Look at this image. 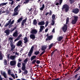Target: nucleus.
Here are the masks:
<instances>
[{"label":"nucleus","instance_id":"obj_1","mask_svg":"<svg viewBox=\"0 0 80 80\" xmlns=\"http://www.w3.org/2000/svg\"><path fill=\"white\" fill-rule=\"evenodd\" d=\"M22 69L23 71H24L23 72L24 74L25 75H27V73H28V71L27 69H26V64H25V63H22Z\"/></svg>","mask_w":80,"mask_h":80},{"label":"nucleus","instance_id":"obj_2","mask_svg":"<svg viewBox=\"0 0 80 80\" xmlns=\"http://www.w3.org/2000/svg\"><path fill=\"white\" fill-rule=\"evenodd\" d=\"M63 9H65L64 11L65 12H68V11H69V6L68 5L65 4L63 5L62 7V10H63Z\"/></svg>","mask_w":80,"mask_h":80},{"label":"nucleus","instance_id":"obj_3","mask_svg":"<svg viewBox=\"0 0 80 80\" xmlns=\"http://www.w3.org/2000/svg\"><path fill=\"white\" fill-rule=\"evenodd\" d=\"M33 48H34V46H32L29 51V52H28V57H30L32 56V54L33 53Z\"/></svg>","mask_w":80,"mask_h":80},{"label":"nucleus","instance_id":"obj_4","mask_svg":"<svg viewBox=\"0 0 80 80\" xmlns=\"http://www.w3.org/2000/svg\"><path fill=\"white\" fill-rule=\"evenodd\" d=\"M79 9L78 8H76L72 9V13H74L75 14H77L78 12H79Z\"/></svg>","mask_w":80,"mask_h":80},{"label":"nucleus","instance_id":"obj_5","mask_svg":"<svg viewBox=\"0 0 80 80\" xmlns=\"http://www.w3.org/2000/svg\"><path fill=\"white\" fill-rule=\"evenodd\" d=\"M62 29L64 32H66L67 30V25L65 24L64 26H63L62 28Z\"/></svg>","mask_w":80,"mask_h":80},{"label":"nucleus","instance_id":"obj_6","mask_svg":"<svg viewBox=\"0 0 80 80\" xmlns=\"http://www.w3.org/2000/svg\"><path fill=\"white\" fill-rule=\"evenodd\" d=\"M58 43V42H56L54 43H51L50 45L49 46V50H50V49L52 47H53V46H55L56 45H57V43Z\"/></svg>","mask_w":80,"mask_h":80},{"label":"nucleus","instance_id":"obj_7","mask_svg":"<svg viewBox=\"0 0 80 80\" xmlns=\"http://www.w3.org/2000/svg\"><path fill=\"white\" fill-rule=\"evenodd\" d=\"M0 72L1 75H3L5 78H7V74H6L5 72H4L3 73V72L1 71Z\"/></svg>","mask_w":80,"mask_h":80},{"label":"nucleus","instance_id":"obj_8","mask_svg":"<svg viewBox=\"0 0 80 80\" xmlns=\"http://www.w3.org/2000/svg\"><path fill=\"white\" fill-rule=\"evenodd\" d=\"M10 45L11 47V51H12L14 50V48H15V46L13 44V43H10Z\"/></svg>","mask_w":80,"mask_h":80},{"label":"nucleus","instance_id":"obj_9","mask_svg":"<svg viewBox=\"0 0 80 80\" xmlns=\"http://www.w3.org/2000/svg\"><path fill=\"white\" fill-rule=\"evenodd\" d=\"M52 38H53V36L51 35L50 36H48V37H47V38L46 39V41H48V40L50 41V40H51Z\"/></svg>","mask_w":80,"mask_h":80},{"label":"nucleus","instance_id":"obj_10","mask_svg":"<svg viewBox=\"0 0 80 80\" xmlns=\"http://www.w3.org/2000/svg\"><path fill=\"white\" fill-rule=\"evenodd\" d=\"M27 18H26L22 20V22L21 23V26L22 27L24 26V24L26 22H27Z\"/></svg>","mask_w":80,"mask_h":80},{"label":"nucleus","instance_id":"obj_11","mask_svg":"<svg viewBox=\"0 0 80 80\" xmlns=\"http://www.w3.org/2000/svg\"><path fill=\"white\" fill-rule=\"evenodd\" d=\"M10 65L11 66H14L16 65V61H11L10 62Z\"/></svg>","mask_w":80,"mask_h":80},{"label":"nucleus","instance_id":"obj_12","mask_svg":"<svg viewBox=\"0 0 80 80\" xmlns=\"http://www.w3.org/2000/svg\"><path fill=\"white\" fill-rule=\"evenodd\" d=\"M38 31L36 29H34L32 30L31 33H32V34H36L37 33Z\"/></svg>","mask_w":80,"mask_h":80},{"label":"nucleus","instance_id":"obj_13","mask_svg":"<svg viewBox=\"0 0 80 80\" xmlns=\"http://www.w3.org/2000/svg\"><path fill=\"white\" fill-rule=\"evenodd\" d=\"M13 36L14 37H17L18 36V31L16 30V31L13 34Z\"/></svg>","mask_w":80,"mask_h":80},{"label":"nucleus","instance_id":"obj_14","mask_svg":"<svg viewBox=\"0 0 80 80\" xmlns=\"http://www.w3.org/2000/svg\"><path fill=\"white\" fill-rule=\"evenodd\" d=\"M45 28V27L43 26H40V29H39V32H42V31H43V28Z\"/></svg>","mask_w":80,"mask_h":80},{"label":"nucleus","instance_id":"obj_15","mask_svg":"<svg viewBox=\"0 0 80 80\" xmlns=\"http://www.w3.org/2000/svg\"><path fill=\"white\" fill-rule=\"evenodd\" d=\"M21 37H23V36H22V34H20V35H19V36L15 40H14V42H16V41H17V40H19V39H20V38H21Z\"/></svg>","mask_w":80,"mask_h":80},{"label":"nucleus","instance_id":"obj_16","mask_svg":"<svg viewBox=\"0 0 80 80\" xmlns=\"http://www.w3.org/2000/svg\"><path fill=\"white\" fill-rule=\"evenodd\" d=\"M44 24L45 22H44V21H41L38 23V25H44Z\"/></svg>","mask_w":80,"mask_h":80},{"label":"nucleus","instance_id":"obj_17","mask_svg":"<svg viewBox=\"0 0 80 80\" xmlns=\"http://www.w3.org/2000/svg\"><path fill=\"white\" fill-rule=\"evenodd\" d=\"M10 30L7 29L5 31V33L7 35H10Z\"/></svg>","mask_w":80,"mask_h":80},{"label":"nucleus","instance_id":"obj_18","mask_svg":"<svg viewBox=\"0 0 80 80\" xmlns=\"http://www.w3.org/2000/svg\"><path fill=\"white\" fill-rule=\"evenodd\" d=\"M30 38L31 39H35V34H32L30 35Z\"/></svg>","mask_w":80,"mask_h":80},{"label":"nucleus","instance_id":"obj_19","mask_svg":"<svg viewBox=\"0 0 80 80\" xmlns=\"http://www.w3.org/2000/svg\"><path fill=\"white\" fill-rule=\"evenodd\" d=\"M63 36H60L57 38V40L58 42H61V40L63 39Z\"/></svg>","mask_w":80,"mask_h":80},{"label":"nucleus","instance_id":"obj_20","mask_svg":"<svg viewBox=\"0 0 80 80\" xmlns=\"http://www.w3.org/2000/svg\"><path fill=\"white\" fill-rule=\"evenodd\" d=\"M15 58H16V55H11L10 56V58L11 60H15Z\"/></svg>","mask_w":80,"mask_h":80},{"label":"nucleus","instance_id":"obj_21","mask_svg":"<svg viewBox=\"0 0 80 80\" xmlns=\"http://www.w3.org/2000/svg\"><path fill=\"white\" fill-rule=\"evenodd\" d=\"M22 43V41L21 40L19 41L17 44V46H20Z\"/></svg>","mask_w":80,"mask_h":80},{"label":"nucleus","instance_id":"obj_22","mask_svg":"<svg viewBox=\"0 0 80 80\" xmlns=\"http://www.w3.org/2000/svg\"><path fill=\"white\" fill-rule=\"evenodd\" d=\"M24 43H27L28 42V38L27 37H25L24 38Z\"/></svg>","mask_w":80,"mask_h":80},{"label":"nucleus","instance_id":"obj_23","mask_svg":"<svg viewBox=\"0 0 80 80\" xmlns=\"http://www.w3.org/2000/svg\"><path fill=\"white\" fill-rule=\"evenodd\" d=\"M13 38H12L11 37L8 38L9 40H10V43H13Z\"/></svg>","mask_w":80,"mask_h":80},{"label":"nucleus","instance_id":"obj_24","mask_svg":"<svg viewBox=\"0 0 80 80\" xmlns=\"http://www.w3.org/2000/svg\"><path fill=\"white\" fill-rule=\"evenodd\" d=\"M36 58V56L33 55L32 56L31 58V61H32L34 60V59H35Z\"/></svg>","mask_w":80,"mask_h":80},{"label":"nucleus","instance_id":"obj_25","mask_svg":"<svg viewBox=\"0 0 80 80\" xmlns=\"http://www.w3.org/2000/svg\"><path fill=\"white\" fill-rule=\"evenodd\" d=\"M3 59V55L2 53V51L0 50V60H2Z\"/></svg>","mask_w":80,"mask_h":80},{"label":"nucleus","instance_id":"obj_26","mask_svg":"<svg viewBox=\"0 0 80 80\" xmlns=\"http://www.w3.org/2000/svg\"><path fill=\"white\" fill-rule=\"evenodd\" d=\"M18 7H20V5H18L17 7H16L15 8H14V10L15 12H17V10H18Z\"/></svg>","mask_w":80,"mask_h":80},{"label":"nucleus","instance_id":"obj_27","mask_svg":"<svg viewBox=\"0 0 80 80\" xmlns=\"http://www.w3.org/2000/svg\"><path fill=\"white\" fill-rule=\"evenodd\" d=\"M47 49V46H42L41 47V50L44 51Z\"/></svg>","mask_w":80,"mask_h":80},{"label":"nucleus","instance_id":"obj_28","mask_svg":"<svg viewBox=\"0 0 80 80\" xmlns=\"http://www.w3.org/2000/svg\"><path fill=\"white\" fill-rule=\"evenodd\" d=\"M73 17L74 20L77 22V20H78V17L77 16H73Z\"/></svg>","mask_w":80,"mask_h":80},{"label":"nucleus","instance_id":"obj_29","mask_svg":"<svg viewBox=\"0 0 80 80\" xmlns=\"http://www.w3.org/2000/svg\"><path fill=\"white\" fill-rule=\"evenodd\" d=\"M22 20H23V18L22 17L20 18L17 21L18 23H20L21 21H22Z\"/></svg>","mask_w":80,"mask_h":80},{"label":"nucleus","instance_id":"obj_30","mask_svg":"<svg viewBox=\"0 0 80 80\" xmlns=\"http://www.w3.org/2000/svg\"><path fill=\"white\" fill-rule=\"evenodd\" d=\"M34 54L36 55H38V54H40V52L39 51H37L34 52Z\"/></svg>","mask_w":80,"mask_h":80},{"label":"nucleus","instance_id":"obj_31","mask_svg":"<svg viewBox=\"0 0 80 80\" xmlns=\"http://www.w3.org/2000/svg\"><path fill=\"white\" fill-rule=\"evenodd\" d=\"M45 8V5L44 4H43L42 5V7L40 8V10H43V9H44Z\"/></svg>","mask_w":80,"mask_h":80},{"label":"nucleus","instance_id":"obj_32","mask_svg":"<svg viewBox=\"0 0 80 80\" xmlns=\"http://www.w3.org/2000/svg\"><path fill=\"white\" fill-rule=\"evenodd\" d=\"M77 21H75L74 20H72L71 22V23H72V24H75L76 23H77Z\"/></svg>","mask_w":80,"mask_h":80},{"label":"nucleus","instance_id":"obj_33","mask_svg":"<svg viewBox=\"0 0 80 80\" xmlns=\"http://www.w3.org/2000/svg\"><path fill=\"white\" fill-rule=\"evenodd\" d=\"M33 23L34 25H37V20H36V19H34L33 20Z\"/></svg>","mask_w":80,"mask_h":80},{"label":"nucleus","instance_id":"obj_34","mask_svg":"<svg viewBox=\"0 0 80 80\" xmlns=\"http://www.w3.org/2000/svg\"><path fill=\"white\" fill-rule=\"evenodd\" d=\"M54 20H51V25H54V24H55V21H54Z\"/></svg>","mask_w":80,"mask_h":80},{"label":"nucleus","instance_id":"obj_35","mask_svg":"<svg viewBox=\"0 0 80 80\" xmlns=\"http://www.w3.org/2000/svg\"><path fill=\"white\" fill-rule=\"evenodd\" d=\"M69 22V18H68V17L66 19V25H67V24H68V23Z\"/></svg>","mask_w":80,"mask_h":80},{"label":"nucleus","instance_id":"obj_36","mask_svg":"<svg viewBox=\"0 0 80 80\" xmlns=\"http://www.w3.org/2000/svg\"><path fill=\"white\" fill-rule=\"evenodd\" d=\"M80 69V66L79 67L76 69L74 71V73H76Z\"/></svg>","mask_w":80,"mask_h":80},{"label":"nucleus","instance_id":"obj_37","mask_svg":"<svg viewBox=\"0 0 80 80\" xmlns=\"http://www.w3.org/2000/svg\"><path fill=\"white\" fill-rule=\"evenodd\" d=\"M80 69V66L79 67L76 69L74 71V73H76Z\"/></svg>","mask_w":80,"mask_h":80},{"label":"nucleus","instance_id":"obj_38","mask_svg":"<svg viewBox=\"0 0 80 80\" xmlns=\"http://www.w3.org/2000/svg\"><path fill=\"white\" fill-rule=\"evenodd\" d=\"M52 20H55V14H53L52 16Z\"/></svg>","mask_w":80,"mask_h":80},{"label":"nucleus","instance_id":"obj_39","mask_svg":"<svg viewBox=\"0 0 80 80\" xmlns=\"http://www.w3.org/2000/svg\"><path fill=\"white\" fill-rule=\"evenodd\" d=\"M45 50H44V51H42L41 53L40 54L39 56L40 57H41L42 55L44 54L45 53Z\"/></svg>","mask_w":80,"mask_h":80},{"label":"nucleus","instance_id":"obj_40","mask_svg":"<svg viewBox=\"0 0 80 80\" xmlns=\"http://www.w3.org/2000/svg\"><path fill=\"white\" fill-rule=\"evenodd\" d=\"M4 64L5 65H7V61H6V59H5L4 61Z\"/></svg>","mask_w":80,"mask_h":80},{"label":"nucleus","instance_id":"obj_41","mask_svg":"<svg viewBox=\"0 0 80 80\" xmlns=\"http://www.w3.org/2000/svg\"><path fill=\"white\" fill-rule=\"evenodd\" d=\"M53 12L51 10H49V13L50 16L52 15V14Z\"/></svg>","mask_w":80,"mask_h":80},{"label":"nucleus","instance_id":"obj_42","mask_svg":"<svg viewBox=\"0 0 80 80\" xmlns=\"http://www.w3.org/2000/svg\"><path fill=\"white\" fill-rule=\"evenodd\" d=\"M18 14V13L17 12H14V14H12V16H15V15H17Z\"/></svg>","mask_w":80,"mask_h":80},{"label":"nucleus","instance_id":"obj_43","mask_svg":"<svg viewBox=\"0 0 80 80\" xmlns=\"http://www.w3.org/2000/svg\"><path fill=\"white\" fill-rule=\"evenodd\" d=\"M36 63L37 64H40V61L39 60H37L36 61Z\"/></svg>","mask_w":80,"mask_h":80},{"label":"nucleus","instance_id":"obj_44","mask_svg":"<svg viewBox=\"0 0 80 80\" xmlns=\"http://www.w3.org/2000/svg\"><path fill=\"white\" fill-rule=\"evenodd\" d=\"M70 2H71V4H72L74 2L75 0H69Z\"/></svg>","mask_w":80,"mask_h":80},{"label":"nucleus","instance_id":"obj_45","mask_svg":"<svg viewBox=\"0 0 80 80\" xmlns=\"http://www.w3.org/2000/svg\"><path fill=\"white\" fill-rule=\"evenodd\" d=\"M37 60L36 59L34 60L32 62V64H34L35 62H36Z\"/></svg>","mask_w":80,"mask_h":80},{"label":"nucleus","instance_id":"obj_46","mask_svg":"<svg viewBox=\"0 0 80 80\" xmlns=\"http://www.w3.org/2000/svg\"><path fill=\"white\" fill-rule=\"evenodd\" d=\"M30 0H25V2H24V3H28L29 2V1Z\"/></svg>","mask_w":80,"mask_h":80},{"label":"nucleus","instance_id":"obj_47","mask_svg":"<svg viewBox=\"0 0 80 80\" xmlns=\"http://www.w3.org/2000/svg\"><path fill=\"white\" fill-rule=\"evenodd\" d=\"M11 76L12 77V78H13L14 79H15V75L13 74H11Z\"/></svg>","mask_w":80,"mask_h":80},{"label":"nucleus","instance_id":"obj_48","mask_svg":"<svg viewBox=\"0 0 80 80\" xmlns=\"http://www.w3.org/2000/svg\"><path fill=\"white\" fill-rule=\"evenodd\" d=\"M23 62H25V63H27V62H28V59L27 58L26 59H25Z\"/></svg>","mask_w":80,"mask_h":80},{"label":"nucleus","instance_id":"obj_49","mask_svg":"<svg viewBox=\"0 0 80 80\" xmlns=\"http://www.w3.org/2000/svg\"><path fill=\"white\" fill-rule=\"evenodd\" d=\"M18 67H21V66H21V63H18Z\"/></svg>","mask_w":80,"mask_h":80},{"label":"nucleus","instance_id":"obj_50","mask_svg":"<svg viewBox=\"0 0 80 80\" xmlns=\"http://www.w3.org/2000/svg\"><path fill=\"white\" fill-rule=\"evenodd\" d=\"M9 24L8 23H6V24L5 25H4V27H7V26H8V25H9Z\"/></svg>","mask_w":80,"mask_h":80},{"label":"nucleus","instance_id":"obj_51","mask_svg":"<svg viewBox=\"0 0 80 80\" xmlns=\"http://www.w3.org/2000/svg\"><path fill=\"white\" fill-rule=\"evenodd\" d=\"M14 22H15V20H13L10 23V25H12V24H13V23H14Z\"/></svg>","mask_w":80,"mask_h":80},{"label":"nucleus","instance_id":"obj_52","mask_svg":"<svg viewBox=\"0 0 80 80\" xmlns=\"http://www.w3.org/2000/svg\"><path fill=\"white\" fill-rule=\"evenodd\" d=\"M11 21H12V19H9V21H8V22H7V23L10 24V23H11Z\"/></svg>","mask_w":80,"mask_h":80},{"label":"nucleus","instance_id":"obj_53","mask_svg":"<svg viewBox=\"0 0 80 80\" xmlns=\"http://www.w3.org/2000/svg\"><path fill=\"white\" fill-rule=\"evenodd\" d=\"M8 75H11L10 73H11V72H10V70H8Z\"/></svg>","mask_w":80,"mask_h":80},{"label":"nucleus","instance_id":"obj_54","mask_svg":"<svg viewBox=\"0 0 80 80\" xmlns=\"http://www.w3.org/2000/svg\"><path fill=\"white\" fill-rule=\"evenodd\" d=\"M14 31V30L13 28H11L10 31V32L11 33H12V32Z\"/></svg>","mask_w":80,"mask_h":80},{"label":"nucleus","instance_id":"obj_55","mask_svg":"<svg viewBox=\"0 0 80 80\" xmlns=\"http://www.w3.org/2000/svg\"><path fill=\"white\" fill-rule=\"evenodd\" d=\"M2 6H3V5H6L7 4V3L6 2L3 3H2Z\"/></svg>","mask_w":80,"mask_h":80},{"label":"nucleus","instance_id":"obj_56","mask_svg":"<svg viewBox=\"0 0 80 80\" xmlns=\"http://www.w3.org/2000/svg\"><path fill=\"white\" fill-rule=\"evenodd\" d=\"M17 26H15L14 28H13L12 29L14 30H15L17 29Z\"/></svg>","mask_w":80,"mask_h":80},{"label":"nucleus","instance_id":"obj_57","mask_svg":"<svg viewBox=\"0 0 80 80\" xmlns=\"http://www.w3.org/2000/svg\"><path fill=\"white\" fill-rule=\"evenodd\" d=\"M78 74L76 75L75 76V78H77L78 77Z\"/></svg>","mask_w":80,"mask_h":80},{"label":"nucleus","instance_id":"obj_58","mask_svg":"<svg viewBox=\"0 0 80 80\" xmlns=\"http://www.w3.org/2000/svg\"><path fill=\"white\" fill-rule=\"evenodd\" d=\"M15 55H17L18 56H19V53L16 52L15 53Z\"/></svg>","mask_w":80,"mask_h":80},{"label":"nucleus","instance_id":"obj_59","mask_svg":"<svg viewBox=\"0 0 80 80\" xmlns=\"http://www.w3.org/2000/svg\"><path fill=\"white\" fill-rule=\"evenodd\" d=\"M53 53H54L53 52H51V57H52V56H53Z\"/></svg>","mask_w":80,"mask_h":80},{"label":"nucleus","instance_id":"obj_60","mask_svg":"<svg viewBox=\"0 0 80 80\" xmlns=\"http://www.w3.org/2000/svg\"><path fill=\"white\" fill-rule=\"evenodd\" d=\"M18 70H19V72L18 73H20L22 72V71H21V69H19Z\"/></svg>","mask_w":80,"mask_h":80},{"label":"nucleus","instance_id":"obj_61","mask_svg":"<svg viewBox=\"0 0 80 80\" xmlns=\"http://www.w3.org/2000/svg\"><path fill=\"white\" fill-rule=\"evenodd\" d=\"M48 30V28H46L45 30V32H47Z\"/></svg>","mask_w":80,"mask_h":80},{"label":"nucleus","instance_id":"obj_62","mask_svg":"<svg viewBox=\"0 0 80 80\" xmlns=\"http://www.w3.org/2000/svg\"><path fill=\"white\" fill-rule=\"evenodd\" d=\"M59 3V5H61L62 4V1H60Z\"/></svg>","mask_w":80,"mask_h":80},{"label":"nucleus","instance_id":"obj_63","mask_svg":"<svg viewBox=\"0 0 80 80\" xmlns=\"http://www.w3.org/2000/svg\"><path fill=\"white\" fill-rule=\"evenodd\" d=\"M13 2H14L13 1H12L10 3V4H11V5H13Z\"/></svg>","mask_w":80,"mask_h":80},{"label":"nucleus","instance_id":"obj_64","mask_svg":"<svg viewBox=\"0 0 80 80\" xmlns=\"http://www.w3.org/2000/svg\"><path fill=\"white\" fill-rule=\"evenodd\" d=\"M77 80H80V75L79 76L78 79Z\"/></svg>","mask_w":80,"mask_h":80}]
</instances>
